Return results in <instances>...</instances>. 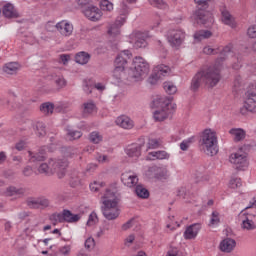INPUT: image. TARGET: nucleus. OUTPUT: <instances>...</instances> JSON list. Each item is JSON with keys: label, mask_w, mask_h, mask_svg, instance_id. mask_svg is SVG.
Returning a JSON list of instances; mask_svg holds the SVG:
<instances>
[{"label": "nucleus", "mask_w": 256, "mask_h": 256, "mask_svg": "<svg viewBox=\"0 0 256 256\" xmlns=\"http://www.w3.org/2000/svg\"><path fill=\"white\" fill-rule=\"evenodd\" d=\"M101 211L103 217L107 221H115L121 215V210H119V200L117 199V185L113 184L108 187L102 196V206Z\"/></svg>", "instance_id": "nucleus-2"}, {"label": "nucleus", "mask_w": 256, "mask_h": 256, "mask_svg": "<svg viewBox=\"0 0 256 256\" xmlns=\"http://www.w3.org/2000/svg\"><path fill=\"white\" fill-rule=\"evenodd\" d=\"M241 185V178H232L229 182L230 189H239Z\"/></svg>", "instance_id": "nucleus-53"}, {"label": "nucleus", "mask_w": 256, "mask_h": 256, "mask_svg": "<svg viewBox=\"0 0 256 256\" xmlns=\"http://www.w3.org/2000/svg\"><path fill=\"white\" fill-rule=\"evenodd\" d=\"M54 83L58 89H63V87H67V80H65V77L63 75H56L54 77Z\"/></svg>", "instance_id": "nucleus-45"}, {"label": "nucleus", "mask_w": 256, "mask_h": 256, "mask_svg": "<svg viewBox=\"0 0 256 256\" xmlns=\"http://www.w3.org/2000/svg\"><path fill=\"white\" fill-rule=\"evenodd\" d=\"M127 15H129V6H127V4L123 2L120 5L119 16L117 17V19H124V23H125L127 21Z\"/></svg>", "instance_id": "nucleus-41"}, {"label": "nucleus", "mask_w": 256, "mask_h": 256, "mask_svg": "<svg viewBox=\"0 0 256 256\" xmlns=\"http://www.w3.org/2000/svg\"><path fill=\"white\" fill-rule=\"evenodd\" d=\"M96 161H98V163L104 164L109 163L111 161V158L108 155L98 153L96 155Z\"/></svg>", "instance_id": "nucleus-54"}, {"label": "nucleus", "mask_w": 256, "mask_h": 256, "mask_svg": "<svg viewBox=\"0 0 256 256\" xmlns=\"http://www.w3.org/2000/svg\"><path fill=\"white\" fill-rule=\"evenodd\" d=\"M26 203L31 209H39V197H30L27 199Z\"/></svg>", "instance_id": "nucleus-49"}, {"label": "nucleus", "mask_w": 256, "mask_h": 256, "mask_svg": "<svg viewBox=\"0 0 256 256\" xmlns=\"http://www.w3.org/2000/svg\"><path fill=\"white\" fill-rule=\"evenodd\" d=\"M83 179H81V173H73L70 176V185L71 187H79V185H82Z\"/></svg>", "instance_id": "nucleus-35"}, {"label": "nucleus", "mask_w": 256, "mask_h": 256, "mask_svg": "<svg viewBox=\"0 0 256 256\" xmlns=\"http://www.w3.org/2000/svg\"><path fill=\"white\" fill-rule=\"evenodd\" d=\"M121 181L126 187H137V183H139V177L135 174L124 173L122 174Z\"/></svg>", "instance_id": "nucleus-21"}, {"label": "nucleus", "mask_w": 256, "mask_h": 256, "mask_svg": "<svg viewBox=\"0 0 256 256\" xmlns=\"http://www.w3.org/2000/svg\"><path fill=\"white\" fill-rule=\"evenodd\" d=\"M221 223V217L219 216V212L213 211L210 216L209 227H217Z\"/></svg>", "instance_id": "nucleus-40"}, {"label": "nucleus", "mask_w": 256, "mask_h": 256, "mask_svg": "<svg viewBox=\"0 0 256 256\" xmlns=\"http://www.w3.org/2000/svg\"><path fill=\"white\" fill-rule=\"evenodd\" d=\"M147 177H154L159 181H165L170 176L167 166H151L146 172Z\"/></svg>", "instance_id": "nucleus-10"}, {"label": "nucleus", "mask_w": 256, "mask_h": 256, "mask_svg": "<svg viewBox=\"0 0 256 256\" xmlns=\"http://www.w3.org/2000/svg\"><path fill=\"white\" fill-rule=\"evenodd\" d=\"M217 144V133L212 129H205L200 138V147L202 151H204L206 155L213 157L219 153V147Z\"/></svg>", "instance_id": "nucleus-7"}, {"label": "nucleus", "mask_w": 256, "mask_h": 256, "mask_svg": "<svg viewBox=\"0 0 256 256\" xmlns=\"http://www.w3.org/2000/svg\"><path fill=\"white\" fill-rule=\"evenodd\" d=\"M125 25V18H117L114 23L108 27V35L110 37H117L121 33V27Z\"/></svg>", "instance_id": "nucleus-17"}, {"label": "nucleus", "mask_w": 256, "mask_h": 256, "mask_svg": "<svg viewBox=\"0 0 256 256\" xmlns=\"http://www.w3.org/2000/svg\"><path fill=\"white\" fill-rule=\"evenodd\" d=\"M28 153L30 163H41V161H45V155H43V153H34L31 151Z\"/></svg>", "instance_id": "nucleus-39"}, {"label": "nucleus", "mask_w": 256, "mask_h": 256, "mask_svg": "<svg viewBox=\"0 0 256 256\" xmlns=\"http://www.w3.org/2000/svg\"><path fill=\"white\" fill-rule=\"evenodd\" d=\"M69 61H71V55L69 54L60 55V62L62 65H67Z\"/></svg>", "instance_id": "nucleus-58"}, {"label": "nucleus", "mask_w": 256, "mask_h": 256, "mask_svg": "<svg viewBox=\"0 0 256 256\" xmlns=\"http://www.w3.org/2000/svg\"><path fill=\"white\" fill-rule=\"evenodd\" d=\"M89 141L94 145H99L103 141V135L99 131H93L89 134Z\"/></svg>", "instance_id": "nucleus-36"}, {"label": "nucleus", "mask_w": 256, "mask_h": 256, "mask_svg": "<svg viewBox=\"0 0 256 256\" xmlns=\"http://www.w3.org/2000/svg\"><path fill=\"white\" fill-rule=\"evenodd\" d=\"M21 69V64L18 62H8L3 67V73L6 75H17Z\"/></svg>", "instance_id": "nucleus-24"}, {"label": "nucleus", "mask_w": 256, "mask_h": 256, "mask_svg": "<svg viewBox=\"0 0 256 256\" xmlns=\"http://www.w3.org/2000/svg\"><path fill=\"white\" fill-rule=\"evenodd\" d=\"M219 71V67L217 66H211L198 71L192 78L191 90L198 91L201 85H205L211 89L212 87L217 86V83L221 81V74H219Z\"/></svg>", "instance_id": "nucleus-3"}, {"label": "nucleus", "mask_w": 256, "mask_h": 256, "mask_svg": "<svg viewBox=\"0 0 256 256\" xmlns=\"http://www.w3.org/2000/svg\"><path fill=\"white\" fill-rule=\"evenodd\" d=\"M170 155L166 151H153L146 156L147 161H156V159H169Z\"/></svg>", "instance_id": "nucleus-27"}, {"label": "nucleus", "mask_w": 256, "mask_h": 256, "mask_svg": "<svg viewBox=\"0 0 256 256\" xmlns=\"http://www.w3.org/2000/svg\"><path fill=\"white\" fill-rule=\"evenodd\" d=\"M94 88H96L97 91H99L100 93H103V91H105V89H107V87L105 86L104 83L101 82H97L94 84Z\"/></svg>", "instance_id": "nucleus-62"}, {"label": "nucleus", "mask_w": 256, "mask_h": 256, "mask_svg": "<svg viewBox=\"0 0 256 256\" xmlns=\"http://www.w3.org/2000/svg\"><path fill=\"white\" fill-rule=\"evenodd\" d=\"M237 245V242L231 238H226L221 241L220 243V250L223 251V253H231L233 249H235Z\"/></svg>", "instance_id": "nucleus-26"}, {"label": "nucleus", "mask_w": 256, "mask_h": 256, "mask_svg": "<svg viewBox=\"0 0 256 256\" xmlns=\"http://www.w3.org/2000/svg\"><path fill=\"white\" fill-rule=\"evenodd\" d=\"M100 7L102 11H108L109 13L113 11V3L109 2V0H102L100 2Z\"/></svg>", "instance_id": "nucleus-50"}, {"label": "nucleus", "mask_w": 256, "mask_h": 256, "mask_svg": "<svg viewBox=\"0 0 256 256\" xmlns=\"http://www.w3.org/2000/svg\"><path fill=\"white\" fill-rule=\"evenodd\" d=\"M201 231V224L196 223L188 226L184 232V239H195Z\"/></svg>", "instance_id": "nucleus-22"}, {"label": "nucleus", "mask_w": 256, "mask_h": 256, "mask_svg": "<svg viewBox=\"0 0 256 256\" xmlns=\"http://www.w3.org/2000/svg\"><path fill=\"white\" fill-rule=\"evenodd\" d=\"M154 107L158 110L154 111L153 118L155 121L161 122L169 118L172 111L177 109V104L173 103L171 98L168 97H158L154 101Z\"/></svg>", "instance_id": "nucleus-5"}, {"label": "nucleus", "mask_w": 256, "mask_h": 256, "mask_svg": "<svg viewBox=\"0 0 256 256\" xmlns=\"http://www.w3.org/2000/svg\"><path fill=\"white\" fill-rule=\"evenodd\" d=\"M167 41L171 47H181L185 42V37L187 34L183 29H171L167 32Z\"/></svg>", "instance_id": "nucleus-9"}, {"label": "nucleus", "mask_w": 256, "mask_h": 256, "mask_svg": "<svg viewBox=\"0 0 256 256\" xmlns=\"http://www.w3.org/2000/svg\"><path fill=\"white\" fill-rule=\"evenodd\" d=\"M95 109H97V107L95 106L94 101H88L83 104L84 115H91V113H95Z\"/></svg>", "instance_id": "nucleus-38"}, {"label": "nucleus", "mask_w": 256, "mask_h": 256, "mask_svg": "<svg viewBox=\"0 0 256 256\" xmlns=\"http://www.w3.org/2000/svg\"><path fill=\"white\" fill-rule=\"evenodd\" d=\"M233 55H235L233 45H228L220 50V57L218 58L217 63H219V61H225L227 58L233 57Z\"/></svg>", "instance_id": "nucleus-29"}, {"label": "nucleus", "mask_w": 256, "mask_h": 256, "mask_svg": "<svg viewBox=\"0 0 256 256\" xmlns=\"http://www.w3.org/2000/svg\"><path fill=\"white\" fill-rule=\"evenodd\" d=\"M135 194L140 199H149V190H147V188H145V186H143L141 184H138L135 187Z\"/></svg>", "instance_id": "nucleus-34"}, {"label": "nucleus", "mask_w": 256, "mask_h": 256, "mask_svg": "<svg viewBox=\"0 0 256 256\" xmlns=\"http://www.w3.org/2000/svg\"><path fill=\"white\" fill-rule=\"evenodd\" d=\"M131 51H122L115 59V68L113 71V77L117 81H122V79H127L137 83L138 81H143L149 75L151 67L149 63L140 56H136L129 68L125 70V65H127V59H131Z\"/></svg>", "instance_id": "nucleus-1"}, {"label": "nucleus", "mask_w": 256, "mask_h": 256, "mask_svg": "<svg viewBox=\"0 0 256 256\" xmlns=\"http://www.w3.org/2000/svg\"><path fill=\"white\" fill-rule=\"evenodd\" d=\"M89 59H91V55L87 52H79L75 56V61L79 65H87L89 63Z\"/></svg>", "instance_id": "nucleus-31"}, {"label": "nucleus", "mask_w": 256, "mask_h": 256, "mask_svg": "<svg viewBox=\"0 0 256 256\" xmlns=\"http://www.w3.org/2000/svg\"><path fill=\"white\" fill-rule=\"evenodd\" d=\"M149 35L146 32H133L130 34V43L134 45L136 49L147 47V38Z\"/></svg>", "instance_id": "nucleus-12"}, {"label": "nucleus", "mask_w": 256, "mask_h": 256, "mask_svg": "<svg viewBox=\"0 0 256 256\" xmlns=\"http://www.w3.org/2000/svg\"><path fill=\"white\" fill-rule=\"evenodd\" d=\"M104 186L105 184L103 182L94 181L90 184V191H92V193H97L98 191H101Z\"/></svg>", "instance_id": "nucleus-51"}, {"label": "nucleus", "mask_w": 256, "mask_h": 256, "mask_svg": "<svg viewBox=\"0 0 256 256\" xmlns=\"http://www.w3.org/2000/svg\"><path fill=\"white\" fill-rule=\"evenodd\" d=\"M161 145H162V142L159 139L150 138L148 139V142H147V151H149V149H159Z\"/></svg>", "instance_id": "nucleus-44"}, {"label": "nucleus", "mask_w": 256, "mask_h": 256, "mask_svg": "<svg viewBox=\"0 0 256 256\" xmlns=\"http://www.w3.org/2000/svg\"><path fill=\"white\" fill-rule=\"evenodd\" d=\"M152 7H156L157 9H165L167 4L163 0H148Z\"/></svg>", "instance_id": "nucleus-52"}, {"label": "nucleus", "mask_w": 256, "mask_h": 256, "mask_svg": "<svg viewBox=\"0 0 256 256\" xmlns=\"http://www.w3.org/2000/svg\"><path fill=\"white\" fill-rule=\"evenodd\" d=\"M23 175H25V177H31V175H33V168L26 166L23 170Z\"/></svg>", "instance_id": "nucleus-63"}, {"label": "nucleus", "mask_w": 256, "mask_h": 256, "mask_svg": "<svg viewBox=\"0 0 256 256\" xmlns=\"http://www.w3.org/2000/svg\"><path fill=\"white\" fill-rule=\"evenodd\" d=\"M56 29L63 37H71L73 35V24L67 20H62L56 24Z\"/></svg>", "instance_id": "nucleus-16"}, {"label": "nucleus", "mask_w": 256, "mask_h": 256, "mask_svg": "<svg viewBox=\"0 0 256 256\" xmlns=\"http://www.w3.org/2000/svg\"><path fill=\"white\" fill-rule=\"evenodd\" d=\"M230 163L236 166V169L247 167V154L243 150H238L230 155Z\"/></svg>", "instance_id": "nucleus-13"}, {"label": "nucleus", "mask_w": 256, "mask_h": 256, "mask_svg": "<svg viewBox=\"0 0 256 256\" xmlns=\"http://www.w3.org/2000/svg\"><path fill=\"white\" fill-rule=\"evenodd\" d=\"M191 20L197 25H207V23L213 21V18L209 12L199 9L192 14Z\"/></svg>", "instance_id": "nucleus-14"}, {"label": "nucleus", "mask_w": 256, "mask_h": 256, "mask_svg": "<svg viewBox=\"0 0 256 256\" xmlns=\"http://www.w3.org/2000/svg\"><path fill=\"white\" fill-rule=\"evenodd\" d=\"M247 35L250 37V39L256 38V25H252L248 28Z\"/></svg>", "instance_id": "nucleus-57"}, {"label": "nucleus", "mask_w": 256, "mask_h": 256, "mask_svg": "<svg viewBox=\"0 0 256 256\" xmlns=\"http://www.w3.org/2000/svg\"><path fill=\"white\" fill-rule=\"evenodd\" d=\"M193 143H195V137H190L188 139L183 140L180 143L181 151H187V149H189L191 145H193Z\"/></svg>", "instance_id": "nucleus-46"}, {"label": "nucleus", "mask_w": 256, "mask_h": 256, "mask_svg": "<svg viewBox=\"0 0 256 256\" xmlns=\"http://www.w3.org/2000/svg\"><path fill=\"white\" fill-rule=\"evenodd\" d=\"M73 250V245L71 244H64L59 246L56 255L57 256H71V251Z\"/></svg>", "instance_id": "nucleus-32"}, {"label": "nucleus", "mask_w": 256, "mask_h": 256, "mask_svg": "<svg viewBox=\"0 0 256 256\" xmlns=\"http://www.w3.org/2000/svg\"><path fill=\"white\" fill-rule=\"evenodd\" d=\"M246 111L250 113H256V93L252 92L248 94L246 101L244 103Z\"/></svg>", "instance_id": "nucleus-25"}, {"label": "nucleus", "mask_w": 256, "mask_h": 256, "mask_svg": "<svg viewBox=\"0 0 256 256\" xmlns=\"http://www.w3.org/2000/svg\"><path fill=\"white\" fill-rule=\"evenodd\" d=\"M238 219L240 221L241 229L244 231H255L256 229V198L250 201V205L242 210Z\"/></svg>", "instance_id": "nucleus-6"}, {"label": "nucleus", "mask_w": 256, "mask_h": 256, "mask_svg": "<svg viewBox=\"0 0 256 256\" xmlns=\"http://www.w3.org/2000/svg\"><path fill=\"white\" fill-rule=\"evenodd\" d=\"M85 249H88L89 251H91L92 249H95V238L93 237H88L85 240Z\"/></svg>", "instance_id": "nucleus-55"}, {"label": "nucleus", "mask_w": 256, "mask_h": 256, "mask_svg": "<svg viewBox=\"0 0 256 256\" xmlns=\"http://www.w3.org/2000/svg\"><path fill=\"white\" fill-rule=\"evenodd\" d=\"M69 166L67 159H50L48 163H41L38 167V173L42 175H53L57 173L59 179L65 177L66 169Z\"/></svg>", "instance_id": "nucleus-4"}, {"label": "nucleus", "mask_w": 256, "mask_h": 256, "mask_svg": "<svg viewBox=\"0 0 256 256\" xmlns=\"http://www.w3.org/2000/svg\"><path fill=\"white\" fill-rule=\"evenodd\" d=\"M35 133L36 135H38V137H43V135H45V124L43 122H38L36 123L35 127H34Z\"/></svg>", "instance_id": "nucleus-47"}, {"label": "nucleus", "mask_w": 256, "mask_h": 256, "mask_svg": "<svg viewBox=\"0 0 256 256\" xmlns=\"http://www.w3.org/2000/svg\"><path fill=\"white\" fill-rule=\"evenodd\" d=\"M5 195L7 197H21V195H25V188L9 186L6 189Z\"/></svg>", "instance_id": "nucleus-28"}, {"label": "nucleus", "mask_w": 256, "mask_h": 256, "mask_svg": "<svg viewBox=\"0 0 256 256\" xmlns=\"http://www.w3.org/2000/svg\"><path fill=\"white\" fill-rule=\"evenodd\" d=\"M203 53L205 55H217V53H219V49H213L210 46H206L203 48Z\"/></svg>", "instance_id": "nucleus-56"}, {"label": "nucleus", "mask_w": 256, "mask_h": 256, "mask_svg": "<svg viewBox=\"0 0 256 256\" xmlns=\"http://www.w3.org/2000/svg\"><path fill=\"white\" fill-rule=\"evenodd\" d=\"M38 203H39V209H40V207H43V208L49 207L50 202H49V199L45 197H39Z\"/></svg>", "instance_id": "nucleus-59"}, {"label": "nucleus", "mask_w": 256, "mask_h": 256, "mask_svg": "<svg viewBox=\"0 0 256 256\" xmlns=\"http://www.w3.org/2000/svg\"><path fill=\"white\" fill-rule=\"evenodd\" d=\"M81 219V215L79 214H73L69 210H63L62 213L52 214L50 216V221L53 222L54 225H57V223H63L66 221V223H77Z\"/></svg>", "instance_id": "nucleus-8"}, {"label": "nucleus", "mask_w": 256, "mask_h": 256, "mask_svg": "<svg viewBox=\"0 0 256 256\" xmlns=\"http://www.w3.org/2000/svg\"><path fill=\"white\" fill-rule=\"evenodd\" d=\"M97 223H99V218L97 217V213L91 212V214L88 217V221L86 225L88 227H93V225H97Z\"/></svg>", "instance_id": "nucleus-48"}, {"label": "nucleus", "mask_w": 256, "mask_h": 256, "mask_svg": "<svg viewBox=\"0 0 256 256\" xmlns=\"http://www.w3.org/2000/svg\"><path fill=\"white\" fill-rule=\"evenodd\" d=\"M163 87L168 95H175L177 93V86L173 82H164Z\"/></svg>", "instance_id": "nucleus-43"}, {"label": "nucleus", "mask_w": 256, "mask_h": 256, "mask_svg": "<svg viewBox=\"0 0 256 256\" xmlns=\"http://www.w3.org/2000/svg\"><path fill=\"white\" fill-rule=\"evenodd\" d=\"M27 144L24 141H20L16 144L17 151H23Z\"/></svg>", "instance_id": "nucleus-64"}, {"label": "nucleus", "mask_w": 256, "mask_h": 256, "mask_svg": "<svg viewBox=\"0 0 256 256\" xmlns=\"http://www.w3.org/2000/svg\"><path fill=\"white\" fill-rule=\"evenodd\" d=\"M141 147H143V145L141 144H137V143L130 144L126 147L125 153L131 159H139V157H141Z\"/></svg>", "instance_id": "nucleus-18"}, {"label": "nucleus", "mask_w": 256, "mask_h": 256, "mask_svg": "<svg viewBox=\"0 0 256 256\" xmlns=\"http://www.w3.org/2000/svg\"><path fill=\"white\" fill-rule=\"evenodd\" d=\"M213 33L209 30H199L193 35L194 41H203V39H209Z\"/></svg>", "instance_id": "nucleus-33"}, {"label": "nucleus", "mask_w": 256, "mask_h": 256, "mask_svg": "<svg viewBox=\"0 0 256 256\" xmlns=\"http://www.w3.org/2000/svg\"><path fill=\"white\" fill-rule=\"evenodd\" d=\"M83 13L89 21L93 22L101 21V18L103 17V12L97 6H87L83 10Z\"/></svg>", "instance_id": "nucleus-15"}, {"label": "nucleus", "mask_w": 256, "mask_h": 256, "mask_svg": "<svg viewBox=\"0 0 256 256\" xmlns=\"http://www.w3.org/2000/svg\"><path fill=\"white\" fill-rule=\"evenodd\" d=\"M229 133L236 142L243 141V139H245V132L241 128H232Z\"/></svg>", "instance_id": "nucleus-30"}, {"label": "nucleus", "mask_w": 256, "mask_h": 256, "mask_svg": "<svg viewBox=\"0 0 256 256\" xmlns=\"http://www.w3.org/2000/svg\"><path fill=\"white\" fill-rule=\"evenodd\" d=\"M2 14L7 19H17V17H19V12H17V9H15V6L11 3H7L3 6Z\"/></svg>", "instance_id": "nucleus-23"}, {"label": "nucleus", "mask_w": 256, "mask_h": 256, "mask_svg": "<svg viewBox=\"0 0 256 256\" xmlns=\"http://www.w3.org/2000/svg\"><path fill=\"white\" fill-rule=\"evenodd\" d=\"M55 106L51 102H45L40 106V111L43 115H52Z\"/></svg>", "instance_id": "nucleus-37"}, {"label": "nucleus", "mask_w": 256, "mask_h": 256, "mask_svg": "<svg viewBox=\"0 0 256 256\" xmlns=\"http://www.w3.org/2000/svg\"><path fill=\"white\" fill-rule=\"evenodd\" d=\"M66 135L70 141H75V139H81V137L83 136V133L81 131L68 128Z\"/></svg>", "instance_id": "nucleus-42"}, {"label": "nucleus", "mask_w": 256, "mask_h": 256, "mask_svg": "<svg viewBox=\"0 0 256 256\" xmlns=\"http://www.w3.org/2000/svg\"><path fill=\"white\" fill-rule=\"evenodd\" d=\"M116 125H118V127H121V129L130 130L135 127V122H133V120L128 116L122 115L116 119Z\"/></svg>", "instance_id": "nucleus-20"}, {"label": "nucleus", "mask_w": 256, "mask_h": 256, "mask_svg": "<svg viewBox=\"0 0 256 256\" xmlns=\"http://www.w3.org/2000/svg\"><path fill=\"white\" fill-rule=\"evenodd\" d=\"M171 75V68L165 64H160L154 68V73L149 77V83L155 85L161 77H169Z\"/></svg>", "instance_id": "nucleus-11"}, {"label": "nucleus", "mask_w": 256, "mask_h": 256, "mask_svg": "<svg viewBox=\"0 0 256 256\" xmlns=\"http://www.w3.org/2000/svg\"><path fill=\"white\" fill-rule=\"evenodd\" d=\"M133 241H135V235L131 234L124 240V245L130 247V245H133Z\"/></svg>", "instance_id": "nucleus-60"}, {"label": "nucleus", "mask_w": 256, "mask_h": 256, "mask_svg": "<svg viewBox=\"0 0 256 256\" xmlns=\"http://www.w3.org/2000/svg\"><path fill=\"white\" fill-rule=\"evenodd\" d=\"M221 19L224 25H228L232 29H235V27H237V22H235V18L233 17V15H231L227 8L221 9Z\"/></svg>", "instance_id": "nucleus-19"}, {"label": "nucleus", "mask_w": 256, "mask_h": 256, "mask_svg": "<svg viewBox=\"0 0 256 256\" xmlns=\"http://www.w3.org/2000/svg\"><path fill=\"white\" fill-rule=\"evenodd\" d=\"M167 256H183L181 251L177 248H172L170 251H168Z\"/></svg>", "instance_id": "nucleus-61"}]
</instances>
